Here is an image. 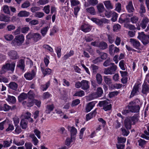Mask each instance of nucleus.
Masks as SVG:
<instances>
[{"label": "nucleus", "instance_id": "obj_41", "mask_svg": "<svg viewBox=\"0 0 149 149\" xmlns=\"http://www.w3.org/2000/svg\"><path fill=\"white\" fill-rule=\"evenodd\" d=\"M90 68L94 74H95L97 72L99 68L97 66L94 64L91 65L90 66Z\"/></svg>", "mask_w": 149, "mask_h": 149}, {"label": "nucleus", "instance_id": "obj_23", "mask_svg": "<svg viewBox=\"0 0 149 149\" xmlns=\"http://www.w3.org/2000/svg\"><path fill=\"white\" fill-rule=\"evenodd\" d=\"M54 108V106L53 104L47 105L46 107L45 112L46 113L49 114Z\"/></svg>", "mask_w": 149, "mask_h": 149}, {"label": "nucleus", "instance_id": "obj_15", "mask_svg": "<svg viewBox=\"0 0 149 149\" xmlns=\"http://www.w3.org/2000/svg\"><path fill=\"white\" fill-rule=\"evenodd\" d=\"M81 88L84 90H87L89 88V81L83 80L81 81Z\"/></svg>", "mask_w": 149, "mask_h": 149}, {"label": "nucleus", "instance_id": "obj_6", "mask_svg": "<svg viewBox=\"0 0 149 149\" xmlns=\"http://www.w3.org/2000/svg\"><path fill=\"white\" fill-rule=\"evenodd\" d=\"M91 20L100 26H103V23H108L109 22V20L105 18H102L101 19H99L95 18H92Z\"/></svg>", "mask_w": 149, "mask_h": 149}, {"label": "nucleus", "instance_id": "obj_59", "mask_svg": "<svg viewBox=\"0 0 149 149\" xmlns=\"http://www.w3.org/2000/svg\"><path fill=\"white\" fill-rule=\"evenodd\" d=\"M117 140L118 143H120L123 144L125 142L126 139L125 138L123 137H118V138Z\"/></svg>", "mask_w": 149, "mask_h": 149}, {"label": "nucleus", "instance_id": "obj_51", "mask_svg": "<svg viewBox=\"0 0 149 149\" xmlns=\"http://www.w3.org/2000/svg\"><path fill=\"white\" fill-rule=\"evenodd\" d=\"M71 6H77L80 4V2L78 0H70Z\"/></svg>", "mask_w": 149, "mask_h": 149}, {"label": "nucleus", "instance_id": "obj_18", "mask_svg": "<svg viewBox=\"0 0 149 149\" xmlns=\"http://www.w3.org/2000/svg\"><path fill=\"white\" fill-rule=\"evenodd\" d=\"M8 55L10 58L13 59H15L19 58L17 52L14 50H12L9 52Z\"/></svg>", "mask_w": 149, "mask_h": 149}, {"label": "nucleus", "instance_id": "obj_48", "mask_svg": "<svg viewBox=\"0 0 149 149\" xmlns=\"http://www.w3.org/2000/svg\"><path fill=\"white\" fill-rule=\"evenodd\" d=\"M146 141L142 139H140L138 141V143L139 144V145L141 147H143L144 146L146 143Z\"/></svg>", "mask_w": 149, "mask_h": 149}, {"label": "nucleus", "instance_id": "obj_60", "mask_svg": "<svg viewBox=\"0 0 149 149\" xmlns=\"http://www.w3.org/2000/svg\"><path fill=\"white\" fill-rule=\"evenodd\" d=\"M15 26L13 24L8 25L6 27V29L8 31H11L14 30Z\"/></svg>", "mask_w": 149, "mask_h": 149}, {"label": "nucleus", "instance_id": "obj_39", "mask_svg": "<svg viewBox=\"0 0 149 149\" xmlns=\"http://www.w3.org/2000/svg\"><path fill=\"white\" fill-rule=\"evenodd\" d=\"M107 36L109 42L111 44L113 43L114 40V35L112 34H107Z\"/></svg>", "mask_w": 149, "mask_h": 149}, {"label": "nucleus", "instance_id": "obj_4", "mask_svg": "<svg viewBox=\"0 0 149 149\" xmlns=\"http://www.w3.org/2000/svg\"><path fill=\"white\" fill-rule=\"evenodd\" d=\"M15 65V63L14 62L11 64L10 63H6L5 65H3L1 71L3 72L1 73H4L6 71V70H11L13 72L14 70Z\"/></svg>", "mask_w": 149, "mask_h": 149}, {"label": "nucleus", "instance_id": "obj_43", "mask_svg": "<svg viewBox=\"0 0 149 149\" xmlns=\"http://www.w3.org/2000/svg\"><path fill=\"white\" fill-rule=\"evenodd\" d=\"M96 79L98 84H100L102 83V79L100 74H97L96 76Z\"/></svg>", "mask_w": 149, "mask_h": 149}, {"label": "nucleus", "instance_id": "obj_12", "mask_svg": "<svg viewBox=\"0 0 149 149\" xmlns=\"http://www.w3.org/2000/svg\"><path fill=\"white\" fill-rule=\"evenodd\" d=\"M130 42L133 47L136 49H139L140 47V43L138 40L136 39L130 38Z\"/></svg>", "mask_w": 149, "mask_h": 149}, {"label": "nucleus", "instance_id": "obj_40", "mask_svg": "<svg viewBox=\"0 0 149 149\" xmlns=\"http://www.w3.org/2000/svg\"><path fill=\"white\" fill-rule=\"evenodd\" d=\"M85 95V93L84 91L82 90H80L79 91H77L73 95L74 96H78L79 97H82Z\"/></svg>", "mask_w": 149, "mask_h": 149}, {"label": "nucleus", "instance_id": "obj_46", "mask_svg": "<svg viewBox=\"0 0 149 149\" xmlns=\"http://www.w3.org/2000/svg\"><path fill=\"white\" fill-rule=\"evenodd\" d=\"M74 51L73 50H70V52L67 53L65 55L63 56L64 59L66 60L68 59L70 57L73 56L74 54Z\"/></svg>", "mask_w": 149, "mask_h": 149}, {"label": "nucleus", "instance_id": "obj_61", "mask_svg": "<svg viewBox=\"0 0 149 149\" xmlns=\"http://www.w3.org/2000/svg\"><path fill=\"white\" fill-rule=\"evenodd\" d=\"M13 143L17 146H22L24 144V141L23 140H22L18 142L14 139L13 141Z\"/></svg>", "mask_w": 149, "mask_h": 149}, {"label": "nucleus", "instance_id": "obj_31", "mask_svg": "<svg viewBox=\"0 0 149 149\" xmlns=\"http://www.w3.org/2000/svg\"><path fill=\"white\" fill-rule=\"evenodd\" d=\"M27 97V95L25 93L23 92L21 93L18 97L19 101L21 102Z\"/></svg>", "mask_w": 149, "mask_h": 149}, {"label": "nucleus", "instance_id": "obj_35", "mask_svg": "<svg viewBox=\"0 0 149 149\" xmlns=\"http://www.w3.org/2000/svg\"><path fill=\"white\" fill-rule=\"evenodd\" d=\"M139 115L138 114H135L134 115L131 117L129 118L130 119L131 121H132L133 123L132 124H134L135 123L137 122L139 120Z\"/></svg>", "mask_w": 149, "mask_h": 149}, {"label": "nucleus", "instance_id": "obj_29", "mask_svg": "<svg viewBox=\"0 0 149 149\" xmlns=\"http://www.w3.org/2000/svg\"><path fill=\"white\" fill-rule=\"evenodd\" d=\"M50 84L49 81L46 82L45 84H42L40 86V89L43 91H45L49 88Z\"/></svg>", "mask_w": 149, "mask_h": 149}, {"label": "nucleus", "instance_id": "obj_17", "mask_svg": "<svg viewBox=\"0 0 149 149\" xmlns=\"http://www.w3.org/2000/svg\"><path fill=\"white\" fill-rule=\"evenodd\" d=\"M95 102H91L87 104L85 108L86 111L88 112L92 109L95 106Z\"/></svg>", "mask_w": 149, "mask_h": 149}, {"label": "nucleus", "instance_id": "obj_58", "mask_svg": "<svg viewBox=\"0 0 149 149\" xmlns=\"http://www.w3.org/2000/svg\"><path fill=\"white\" fill-rule=\"evenodd\" d=\"M44 15V14L43 13L40 12H38L35 13L34 16L38 18H41Z\"/></svg>", "mask_w": 149, "mask_h": 149}, {"label": "nucleus", "instance_id": "obj_33", "mask_svg": "<svg viewBox=\"0 0 149 149\" xmlns=\"http://www.w3.org/2000/svg\"><path fill=\"white\" fill-rule=\"evenodd\" d=\"M10 21V17L3 15H0V21L4 22H9Z\"/></svg>", "mask_w": 149, "mask_h": 149}, {"label": "nucleus", "instance_id": "obj_13", "mask_svg": "<svg viewBox=\"0 0 149 149\" xmlns=\"http://www.w3.org/2000/svg\"><path fill=\"white\" fill-rule=\"evenodd\" d=\"M116 70L115 66L109 67L105 68L104 72L106 74H112L115 72Z\"/></svg>", "mask_w": 149, "mask_h": 149}, {"label": "nucleus", "instance_id": "obj_20", "mask_svg": "<svg viewBox=\"0 0 149 149\" xmlns=\"http://www.w3.org/2000/svg\"><path fill=\"white\" fill-rule=\"evenodd\" d=\"M81 29L82 31L86 33L90 31L91 28L90 26L86 24H84L81 26Z\"/></svg>", "mask_w": 149, "mask_h": 149}, {"label": "nucleus", "instance_id": "obj_24", "mask_svg": "<svg viewBox=\"0 0 149 149\" xmlns=\"http://www.w3.org/2000/svg\"><path fill=\"white\" fill-rule=\"evenodd\" d=\"M29 136L32 139V141L33 144L35 146L37 145L39 141L34 134H30L29 135Z\"/></svg>", "mask_w": 149, "mask_h": 149}, {"label": "nucleus", "instance_id": "obj_8", "mask_svg": "<svg viewBox=\"0 0 149 149\" xmlns=\"http://www.w3.org/2000/svg\"><path fill=\"white\" fill-rule=\"evenodd\" d=\"M140 84H135L132 90L130 95V97H133L134 95H138L139 93V91L141 89Z\"/></svg>", "mask_w": 149, "mask_h": 149}, {"label": "nucleus", "instance_id": "obj_2", "mask_svg": "<svg viewBox=\"0 0 149 149\" xmlns=\"http://www.w3.org/2000/svg\"><path fill=\"white\" fill-rule=\"evenodd\" d=\"M24 40V36L23 34H21L16 36L14 39L12 41L11 43L15 46H19L23 43Z\"/></svg>", "mask_w": 149, "mask_h": 149}, {"label": "nucleus", "instance_id": "obj_14", "mask_svg": "<svg viewBox=\"0 0 149 149\" xmlns=\"http://www.w3.org/2000/svg\"><path fill=\"white\" fill-rule=\"evenodd\" d=\"M149 22V19L147 17L143 18L140 24V26L143 29H145Z\"/></svg>", "mask_w": 149, "mask_h": 149}, {"label": "nucleus", "instance_id": "obj_27", "mask_svg": "<svg viewBox=\"0 0 149 149\" xmlns=\"http://www.w3.org/2000/svg\"><path fill=\"white\" fill-rule=\"evenodd\" d=\"M96 109H95L93 112H91L87 114L86 115V120L87 121L88 120L92 118L93 116H94L96 115Z\"/></svg>", "mask_w": 149, "mask_h": 149}, {"label": "nucleus", "instance_id": "obj_22", "mask_svg": "<svg viewBox=\"0 0 149 149\" xmlns=\"http://www.w3.org/2000/svg\"><path fill=\"white\" fill-rule=\"evenodd\" d=\"M132 122L130 119L127 118L125 120L124 124L125 127L127 130L130 129L131 127Z\"/></svg>", "mask_w": 149, "mask_h": 149}, {"label": "nucleus", "instance_id": "obj_25", "mask_svg": "<svg viewBox=\"0 0 149 149\" xmlns=\"http://www.w3.org/2000/svg\"><path fill=\"white\" fill-rule=\"evenodd\" d=\"M30 13L25 10L20 11L17 14V16L19 17H27L29 16Z\"/></svg>", "mask_w": 149, "mask_h": 149}, {"label": "nucleus", "instance_id": "obj_11", "mask_svg": "<svg viewBox=\"0 0 149 149\" xmlns=\"http://www.w3.org/2000/svg\"><path fill=\"white\" fill-rule=\"evenodd\" d=\"M67 129L70 132L71 138L73 139L75 138L77 132L76 129L73 126L71 127L69 126H68Z\"/></svg>", "mask_w": 149, "mask_h": 149}, {"label": "nucleus", "instance_id": "obj_37", "mask_svg": "<svg viewBox=\"0 0 149 149\" xmlns=\"http://www.w3.org/2000/svg\"><path fill=\"white\" fill-rule=\"evenodd\" d=\"M3 37L4 39L8 41H11L14 38L13 35L10 34H5L4 35Z\"/></svg>", "mask_w": 149, "mask_h": 149}, {"label": "nucleus", "instance_id": "obj_44", "mask_svg": "<svg viewBox=\"0 0 149 149\" xmlns=\"http://www.w3.org/2000/svg\"><path fill=\"white\" fill-rule=\"evenodd\" d=\"M49 28L46 26L42 28L40 31L43 37H44L46 35L48 30Z\"/></svg>", "mask_w": 149, "mask_h": 149}, {"label": "nucleus", "instance_id": "obj_28", "mask_svg": "<svg viewBox=\"0 0 149 149\" xmlns=\"http://www.w3.org/2000/svg\"><path fill=\"white\" fill-rule=\"evenodd\" d=\"M103 3L107 9H112L113 8V5L109 0L103 2Z\"/></svg>", "mask_w": 149, "mask_h": 149}, {"label": "nucleus", "instance_id": "obj_19", "mask_svg": "<svg viewBox=\"0 0 149 149\" xmlns=\"http://www.w3.org/2000/svg\"><path fill=\"white\" fill-rule=\"evenodd\" d=\"M126 8L128 12L129 13H132L134 10V9L132 1H130L128 3L126 6Z\"/></svg>", "mask_w": 149, "mask_h": 149}, {"label": "nucleus", "instance_id": "obj_32", "mask_svg": "<svg viewBox=\"0 0 149 149\" xmlns=\"http://www.w3.org/2000/svg\"><path fill=\"white\" fill-rule=\"evenodd\" d=\"M6 100L8 102L14 104L16 102V100L15 97L13 96L8 95Z\"/></svg>", "mask_w": 149, "mask_h": 149}, {"label": "nucleus", "instance_id": "obj_42", "mask_svg": "<svg viewBox=\"0 0 149 149\" xmlns=\"http://www.w3.org/2000/svg\"><path fill=\"white\" fill-rule=\"evenodd\" d=\"M115 47L114 45L113 44L110 45L109 46V53L111 56L114 55V52L113 51H114Z\"/></svg>", "mask_w": 149, "mask_h": 149}, {"label": "nucleus", "instance_id": "obj_63", "mask_svg": "<svg viewBox=\"0 0 149 149\" xmlns=\"http://www.w3.org/2000/svg\"><path fill=\"white\" fill-rule=\"evenodd\" d=\"M33 146L32 143L30 142H26L25 144L26 149H32Z\"/></svg>", "mask_w": 149, "mask_h": 149}, {"label": "nucleus", "instance_id": "obj_62", "mask_svg": "<svg viewBox=\"0 0 149 149\" xmlns=\"http://www.w3.org/2000/svg\"><path fill=\"white\" fill-rule=\"evenodd\" d=\"M139 20V18L138 17L136 16H134L130 18L131 21L132 23H136Z\"/></svg>", "mask_w": 149, "mask_h": 149}, {"label": "nucleus", "instance_id": "obj_56", "mask_svg": "<svg viewBox=\"0 0 149 149\" xmlns=\"http://www.w3.org/2000/svg\"><path fill=\"white\" fill-rule=\"evenodd\" d=\"M27 97L28 99L34 100V93L32 91H30L27 93Z\"/></svg>", "mask_w": 149, "mask_h": 149}, {"label": "nucleus", "instance_id": "obj_34", "mask_svg": "<svg viewBox=\"0 0 149 149\" xmlns=\"http://www.w3.org/2000/svg\"><path fill=\"white\" fill-rule=\"evenodd\" d=\"M8 87L11 89L15 91L17 88L18 85L15 82H11L8 84Z\"/></svg>", "mask_w": 149, "mask_h": 149}, {"label": "nucleus", "instance_id": "obj_38", "mask_svg": "<svg viewBox=\"0 0 149 149\" xmlns=\"http://www.w3.org/2000/svg\"><path fill=\"white\" fill-rule=\"evenodd\" d=\"M75 139H73L71 138H67L65 140V145L68 147V148L71 147L70 144L72 142V140H75Z\"/></svg>", "mask_w": 149, "mask_h": 149}, {"label": "nucleus", "instance_id": "obj_47", "mask_svg": "<svg viewBox=\"0 0 149 149\" xmlns=\"http://www.w3.org/2000/svg\"><path fill=\"white\" fill-rule=\"evenodd\" d=\"M97 9L99 13H102L104 10V8L102 3L98 5L97 6Z\"/></svg>", "mask_w": 149, "mask_h": 149}, {"label": "nucleus", "instance_id": "obj_1", "mask_svg": "<svg viewBox=\"0 0 149 149\" xmlns=\"http://www.w3.org/2000/svg\"><path fill=\"white\" fill-rule=\"evenodd\" d=\"M137 38L141 40L143 45H146L149 43V35L144 34L143 32L138 33Z\"/></svg>", "mask_w": 149, "mask_h": 149}, {"label": "nucleus", "instance_id": "obj_26", "mask_svg": "<svg viewBox=\"0 0 149 149\" xmlns=\"http://www.w3.org/2000/svg\"><path fill=\"white\" fill-rule=\"evenodd\" d=\"M149 91V86L148 84L144 83L142 86V92L143 93L145 94Z\"/></svg>", "mask_w": 149, "mask_h": 149}, {"label": "nucleus", "instance_id": "obj_3", "mask_svg": "<svg viewBox=\"0 0 149 149\" xmlns=\"http://www.w3.org/2000/svg\"><path fill=\"white\" fill-rule=\"evenodd\" d=\"M26 38L28 40L32 39L34 42H36L41 39L42 37L40 34L38 33H30L26 36Z\"/></svg>", "mask_w": 149, "mask_h": 149}, {"label": "nucleus", "instance_id": "obj_16", "mask_svg": "<svg viewBox=\"0 0 149 149\" xmlns=\"http://www.w3.org/2000/svg\"><path fill=\"white\" fill-rule=\"evenodd\" d=\"M41 69L44 76L46 75H49L51 73V70L49 68L45 69L44 70V67L43 64H40Z\"/></svg>", "mask_w": 149, "mask_h": 149}, {"label": "nucleus", "instance_id": "obj_30", "mask_svg": "<svg viewBox=\"0 0 149 149\" xmlns=\"http://www.w3.org/2000/svg\"><path fill=\"white\" fill-rule=\"evenodd\" d=\"M17 66L20 68L22 70H24L25 67L24 60L22 59L20 60L17 65Z\"/></svg>", "mask_w": 149, "mask_h": 149}, {"label": "nucleus", "instance_id": "obj_52", "mask_svg": "<svg viewBox=\"0 0 149 149\" xmlns=\"http://www.w3.org/2000/svg\"><path fill=\"white\" fill-rule=\"evenodd\" d=\"M30 5V3L28 1H25L21 5V7L23 8H27Z\"/></svg>", "mask_w": 149, "mask_h": 149}, {"label": "nucleus", "instance_id": "obj_54", "mask_svg": "<svg viewBox=\"0 0 149 149\" xmlns=\"http://www.w3.org/2000/svg\"><path fill=\"white\" fill-rule=\"evenodd\" d=\"M115 10L118 13L120 12L121 10V4L119 3H116L115 5Z\"/></svg>", "mask_w": 149, "mask_h": 149}, {"label": "nucleus", "instance_id": "obj_9", "mask_svg": "<svg viewBox=\"0 0 149 149\" xmlns=\"http://www.w3.org/2000/svg\"><path fill=\"white\" fill-rule=\"evenodd\" d=\"M36 70H33L31 71L26 73L24 74V77L27 80H31L35 76Z\"/></svg>", "mask_w": 149, "mask_h": 149}, {"label": "nucleus", "instance_id": "obj_53", "mask_svg": "<svg viewBox=\"0 0 149 149\" xmlns=\"http://www.w3.org/2000/svg\"><path fill=\"white\" fill-rule=\"evenodd\" d=\"M15 129L14 132L15 134H18L22 132V130L19 125L15 126Z\"/></svg>", "mask_w": 149, "mask_h": 149}, {"label": "nucleus", "instance_id": "obj_50", "mask_svg": "<svg viewBox=\"0 0 149 149\" xmlns=\"http://www.w3.org/2000/svg\"><path fill=\"white\" fill-rule=\"evenodd\" d=\"M125 62L124 60H121L119 63V66L122 70H125Z\"/></svg>", "mask_w": 149, "mask_h": 149}, {"label": "nucleus", "instance_id": "obj_64", "mask_svg": "<svg viewBox=\"0 0 149 149\" xmlns=\"http://www.w3.org/2000/svg\"><path fill=\"white\" fill-rule=\"evenodd\" d=\"M33 132L36 135L38 139L40 138L41 132L38 129H35L33 130Z\"/></svg>", "mask_w": 149, "mask_h": 149}, {"label": "nucleus", "instance_id": "obj_36", "mask_svg": "<svg viewBox=\"0 0 149 149\" xmlns=\"http://www.w3.org/2000/svg\"><path fill=\"white\" fill-rule=\"evenodd\" d=\"M108 45L107 43L103 41H102L99 42V47L100 49L104 50L107 48Z\"/></svg>", "mask_w": 149, "mask_h": 149}, {"label": "nucleus", "instance_id": "obj_45", "mask_svg": "<svg viewBox=\"0 0 149 149\" xmlns=\"http://www.w3.org/2000/svg\"><path fill=\"white\" fill-rule=\"evenodd\" d=\"M86 10L87 12L90 13L91 14L94 15L95 14V13L94 8L93 7L87 8L86 9Z\"/></svg>", "mask_w": 149, "mask_h": 149}, {"label": "nucleus", "instance_id": "obj_21", "mask_svg": "<svg viewBox=\"0 0 149 149\" xmlns=\"http://www.w3.org/2000/svg\"><path fill=\"white\" fill-rule=\"evenodd\" d=\"M28 122L25 119H22L20 123V126L23 129H26L28 126Z\"/></svg>", "mask_w": 149, "mask_h": 149}, {"label": "nucleus", "instance_id": "obj_49", "mask_svg": "<svg viewBox=\"0 0 149 149\" xmlns=\"http://www.w3.org/2000/svg\"><path fill=\"white\" fill-rule=\"evenodd\" d=\"M112 18L111 20L113 22L116 21L117 19L118 14L114 12H112V14L111 15Z\"/></svg>", "mask_w": 149, "mask_h": 149}, {"label": "nucleus", "instance_id": "obj_7", "mask_svg": "<svg viewBox=\"0 0 149 149\" xmlns=\"http://www.w3.org/2000/svg\"><path fill=\"white\" fill-rule=\"evenodd\" d=\"M140 107L139 105H136L135 102H130L128 105V109L130 111L132 112H138L139 111Z\"/></svg>", "mask_w": 149, "mask_h": 149}, {"label": "nucleus", "instance_id": "obj_55", "mask_svg": "<svg viewBox=\"0 0 149 149\" xmlns=\"http://www.w3.org/2000/svg\"><path fill=\"white\" fill-rule=\"evenodd\" d=\"M13 121L14 124L15 126H16L18 125V124L19 122V118L15 116L13 118Z\"/></svg>", "mask_w": 149, "mask_h": 149}, {"label": "nucleus", "instance_id": "obj_10", "mask_svg": "<svg viewBox=\"0 0 149 149\" xmlns=\"http://www.w3.org/2000/svg\"><path fill=\"white\" fill-rule=\"evenodd\" d=\"M103 93L102 89L100 87L97 88L96 92L92 94V96L93 98H96L101 97Z\"/></svg>", "mask_w": 149, "mask_h": 149}, {"label": "nucleus", "instance_id": "obj_5", "mask_svg": "<svg viewBox=\"0 0 149 149\" xmlns=\"http://www.w3.org/2000/svg\"><path fill=\"white\" fill-rule=\"evenodd\" d=\"M98 105L100 107H103V109L105 111L111 110L112 107L111 104L106 100L100 101Z\"/></svg>", "mask_w": 149, "mask_h": 149}, {"label": "nucleus", "instance_id": "obj_57", "mask_svg": "<svg viewBox=\"0 0 149 149\" xmlns=\"http://www.w3.org/2000/svg\"><path fill=\"white\" fill-rule=\"evenodd\" d=\"M104 80L105 83L108 85H110L111 83V79L107 76H104Z\"/></svg>", "mask_w": 149, "mask_h": 149}]
</instances>
